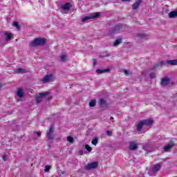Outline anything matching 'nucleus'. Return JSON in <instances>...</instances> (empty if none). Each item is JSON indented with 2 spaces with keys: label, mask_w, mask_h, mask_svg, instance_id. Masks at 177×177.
Instances as JSON below:
<instances>
[{
  "label": "nucleus",
  "mask_w": 177,
  "mask_h": 177,
  "mask_svg": "<svg viewBox=\"0 0 177 177\" xmlns=\"http://www.w3.org/2000/svg\"><path fill=\"white\" fill-rule=\"evenodd\" d=\"M46 42V39L42 37L35 38L33 41H30L29 45L32 48L35 46H44Z\"/></svg>",
  "instance_id": "nucleus-1"
},
{
  "label": "nucleus",
  "mask_w": 177,
  "mask_h": 177,
  "mask_svg": "<svg viewBox=\"0 0 177 177\" xmlns=\"http://www.w3.org/2000/svg\"><path fill=\"white\" fill-rule=\"evenodd\" d=\"M46 138L49 140H53L55 139V127L50 126L48 131L46 133Z\"/></svg>",
  "instance_id": "nucleus-2"
},
{
  "label": "nucleus",
  "mask_w": 177,
  "mask_h": 177,
  "mask_svg": "<svg viewBox=\"0 0 177 177\" xmlns=\"http://www.w3.org/2000/svg\"><path fill=\"white\" fill-rule=\"evenodd\" d=\"M53 81H55V77L53 76V74L46 75L41 80V82H43V84L53 82Z\"/></svg>",
  "instance_id": "nucleus-3"
},
{
  "label": "nucleus",
  "mask_w": 177,
  "mask_h": 177,
  "mask_svg": "<svg viewBox=\"0 0 177 177\" xmlns=\"http://www.w3.org/2000/svg\"><path fill=\"white\" fill-rule=\"evenodd\" d=\"M160 169H161V165H160V164L155 165L148 174L150 176H156V174H157Z\"/></svg>",
  "instance_id": "nucleus-4"
},
{
  "label": "nucleus",
  "mask_w": 177,
  "mask_h": 177,
  "mask_svg": "<svg viewBox=\"0 0 177 177\" xmlns=\"http://www.w3.org/2000/svg\"><path fill=\"white\" fill-rule=\"evenodd\" d=\"M99 16H100V12H95L88 16H86L83 17L82 19V21L83 23H85V21H86L87 20H91V19H96L99 17Z\"/></svg>",
  "instance_id": "nucleus-5"
},
{
  "label": "nucleus",
  "mask_w": 177,
  "mask_h": 177,
  "mask_svg": "<svg viewBox=\"0 0 177 177\" xmlns=\"http://www.w3.org/2000/svg\"><path fill=\"white\" fill-rule=\"evenodd\" d=\"M165 64H168L169 66H177V59L173 60L161 61L159 62V66H165Z\"/></svg>",
  "instance_id": "nucleus-6"
},
{
  "label": "nucleus",
  "mask_w": 177,
  "mask_h": 177,
  "mask_svg": "<svg viewBox=\"0 0 177 177\" xmlns=\"http://www.w3.org/2000/svg\"><path fill=\"white\" fill-rule=\"evenodd\" d=\"M97 165H99V163L97 162H93L85 166L84 169L87 171H89L91 169H95V168H97Z\"/></svg>",
  "instance_id": "nucleus-7"
},
{
  "label": "nucleus",
  "mask_w": 177,
  "mask_h": 177,
  "mask_svg": "<svg viewBox=\"0 0 177 177\" xmlns=\"http://www.w3.org/2000/svg\"><path fill=\"white\" fill-rule=\"evenodd\" d=\"M122 28V24H120L116 25L113 29L109 30V34H116V32H120V30Z\"/></svg>",
  "instance_id": "nucleus-8"
},
{
  "label": "nucleus",
  "mask_w": 177,
  "mask_h": 177,
  "mask_svg": "<svg viewBox=\"0 0 177 177\" xmlns=\"http://www.w3.org/2000/svg\"><path fill=\"white\" fill-rule=\"evenodd\" d=\"M48 92L39 93V96L36 98L37 103H41V102H42V99H44L45 96H48Z\"/></svg>",
  "instance_id": "nucleus-9"
},
{
  "label": "nucleus",
  "mask_w": 177,
  "mask_h": 177,
  "mask_svg": "<svg viewBox=\"0 0 177 177\" xmlns=\"http://www.w3.org/2000/svg\"><path fill=\"white\" fill-rule=\"evenodd\" d=\"M73 8V5H71V3L68 2L65 4L60 6V8L62 9V10H70Z\"/></svg>",
  "instance_id": "nucleus-10"
},
{
  "label": "nucleus",
  "mask_w": 177,
  "mask_h": 177,
  "mask_svg": "<svg viewBox=\"0 0 177 177\" xmlns=\"http://www.w3.org/2000/svg\"><path fill=\"white\" fill-rule=\"evenodd\" d=\"M169 81H171V80L168 77L162 78L160 82L161 86H167V85L169 84Z\"/></svg>",
  "instance_id": "nucleus-11"
},
{
  "label": "nucleus",
  "mask_w": 177,
  "mask_h": 177,
  "mask_svg": "<svg viewBox=\"0 0 177 177\" xmlns=\"http://www.w3.org/2000/svg\"><path fill=\"white\" fill-rule=\"evenodd\" d=\"M145 126V124L143 123V120H141L136 124V128L138 131V132H140L142 131L143 127Z\"/></svg>",
  "instance_id": "nucleus-12"
},
{
  "label": "nucleus",
  "mask_w": 177,
  "mask_h": 177,
  "mask_svg": "<svg viewBox=\"0 0 177 177\" xmlns=\"http://www.w3.org/2000/svg\"><path fill=\"white\" fill-rule=\"evenodd\" d=\"M142 122L144 125H146L147 127H151V125L154 124V120L151 119L143 120Z\"/></svg>",
  "instance_id": "nucleus-13"
},
{
  "label": "nucleus",
  "mask_w": 177,
  "mask_h": 177,
  "mask_svg": "<svg viewBox=\"0 0 177 177\" xmlns=\"http://www.w3.org/2000/svg\"><path fill=\"white\" fill-rule=\"evenodd\" d=\"M140 3H142V0H138L136 1L133 5L132 8L133 10H136L139 6H140Z\"/></svg>",
  "instance_id": "nucleus-14"
},
{
  "label": "nucleus",
  "mask_w": 177,
  "mask_h": 177,
  "mask_svg": "<svg viewBox=\"0 0 177 177\" xmlns=\"http://www.w3.org/2000/svg\"><path fill=\"white\" fill-rule=\"evenodd\" d=\"M172 147H174V142H170L168 145H167L164 147V151H169L171 149H172Z\"/></svg>",
  "instance_id": "nucleus-15"
},
{
  "label": "nucleus",
  "mask_w": 177,
  "mask_h": 177,
  "mask_svg": "<svg viewBox=\"0 0 177 177\" xmlns=\"http://www.w3.org/2000/svg\"><path fill=\"white\" fill-rule=\"evenodd\" d=\"M138 149V144H136L135 142H131L129 145V149L130 150H136Z\"/></svg>",
  "instance_id": "nucleus-16"
},
{
  "label": "nucleus",
  "mask_w": 177,
  "mask_h": 177,
  "mask_svg": "<svg viewBox=\"0 0 177 177\" xmlns=\"http://www.w3.org/2000/svg\"><path fill=\"white\" fill-rule=\"evenodd\" d=\"M169 17H170V19H175V17H177V10L170 12L169 13Z\"/></svg>",
  "instance_id": "nucleus-17"
},
{
  "label": "nucleus",
  "mask_w": 177,
  "mask_h": 177,
  "mask_svg": "<svg viewBox=\"0 0 177 177\" xmlns=\"http://www.w3.org/2000/svg\"><path fill=\"white\" fill-rule=\"evenodd\" d=\"M99 104L101 107H106L107 106V102L103 98L100 100Z\"/></svg>",
  "instance_id": "nucleus-18"
},
{
  "label": "nucleus",
  "mask_w": 177,
  "mask_h": 177,
  "mask_svg": "<svg viewBox=\"0 0 177 177\" xmlns=\"http://www.w3.org/2000/svg\"><path fill=\"white\" fill-rule=\"evenodd\" d=\"M4 35L6 37V41H10V39H12V37H13L12 33H9L8 32H6Z\"/></svg>",
  "instance_id": "nucleus-19"
},
{
  "label": "nucleus",
  "mask_w": 177,
  "mask_h": 177,
  "mask_svg": "<svg viewBox=\"0 0 177 177\" xmlns=\"http://www.w3.org/2000/svg\"><path fill=\"white\" fill-rule=\"evenodd\" d=\"M96 73L97 74H104V73H110V69H97L96 70Z\"/></svg>",
  "instance_id": "nucleus-20"
},
{
  "label": "nucleus",
  "mask_w": 177,
  "mask_h": 177,
  "mask_svg": "<svg viewBox=\"0 0 177 177\" xmlns=\"http://www.w3.org/2000/svg\"><path fill=\"white\" fill-rule=\"evenodd\" d=\"M17 96H19V97H24V93L23 92V89L19 88L17 91Z\"/></svg>",
  "instance_id": "nucleus-21"
},
{
  "label": "nucleus",
  "mask_w": 177,
  "mask_h": 177,
  "mask_svg": "<svg viewBox=\"0 0 177 177\" xmlns=\"http://www.w3.org/2000/svg\"><path fill=\"white\" fill-rule=\"evenodd\" d=\"M122 42V39H118L113 43V46H118Z\"/></svg>",
  "instance_id": "nucleus-22"
},
{
  "label": "nucleus",
  "mask_w": 177,
  "mask_h": 177,
  "mask_svg": "<svg viewBox=\"0 0 177 177\" xmlns=\"http://www.w3.org/2000/svg\"><path fill=\"white\" fill-rule=\"evenodd\" d=\"M12 26H14V27H16V28H17V30H18V31H20L21 27H20V25H19V22L14 21L12 24Z\"/></svg>",
  "instance_id": "nucleus-23"
},
{
  "label": "nucleus",
  "mask_w": 177,
  "mask_h": 177,
  "mask_svg": "<svg viewBox=\"0 0 177 177\" xmlns=\"http://www.w3.org/2000/svg\"><path fill=\"white\" fill-rule=\"evenodd\" d=\"M98 142H99V139H98L97 137H95V138H94L92 140L91 143H92V145H93L94 146H96V145H97Z\"/></svg>",
  "instance_id": "nucleus-24"
},
{
  "label": "nucleus",
  "mask_w": 177,
  "mask_h": 177,
  "mask_svg": "<svg viewBox=\"0 0 177 177\" xmlns=\"http://www.w3.org/2000/svg\"><path fill=\"white\" fill-rule=\"evenodd\" d=\"M89 106H90V107H95V106H96V100H92L89 102Z\"/></svg>",
  "instance_id": "nucleus-25"
},
{
  "label": "nucleus",
  "mask_w": 177,
  "mask_h": 177,
  "mask_svg": "<svg viewBox=\"0 0 177 177\" xmlns=\"http://www.w3.org/2000/svg\"><path fill=\"white\" fill-rule=\"evenodd\" d=\"M17 73H18L19 74H24V73H26V69H24V68H17Z\"/></svg>",
  "instance_id": "nucleus-26"
},
{
  "label": "nucleus",
  "mask_w": 177,
  "mask_h": 177,
  "mask_svg": "<svg viewBox=\"0 0 177 177\" xmlns=\"http://www.w3.org/2000/svg\"><path fill=\"white\" fill-rule=\"evenodd\" d=\"M66 140H68V142H69V143H74V138L73 137L68 136L66 138Z\"/></svg>",
  "instance_id": "nucleus-27"
},
{
  "label": "nucleus",
  "mask_w": 177,
  "mask_h": 177,
  "mask_svg": "<svg viewBox=\"0 0 177 177\" xmlns=\"http://www.w3.org/2000/svg\"><path fill=\"white\" fill-rule=\"evenodd\" d=\"M61 62H66L67 60V57L65 55L60 56Z\"/></svg>",
  "instance_id": "nucleus-28"
},
{
  "label": "nucleus",
  "mask_w": 177,
  "mask_h": 177,
  "mask_svg": "<svg viewBox=\"0 0 177 177\" xmlns=\"http://www.w3.org/2000/svg\"><path fill=\"white\" fill-rule=\"evenodd\" d=\"M85 149L86 150H87V151H92V147H91L88 145H85Z\"/></svg>",
  "instance_id": "nucleus-29"
},
{
  "label": "nucleus",
  "mask_w": 177,
  "mask_h": 177,
  "mask_svg": "<svg viewBox=\"0 0 177 177\" xmlns=\"http://www.w3.org/2000/svg\"><path fill=\"white\" fill-rule=\"evenodd\" d=\"M50 170V166L49 165L45 166L44 172H49Z\"/></svg>",
  "instance_id": "nucleus-30"
},
{
  "label": "nucleus",
  "mask_w": 177,
  "mask_h": 177,
  "mask_svg": "<svg viewBox=\"0 0 177 177\" xmlns=\"http://www.w3.org/2000/svg\"><path fill=\"white\" fill-rule=\"evenodd\" d=\"M149 77L151 78V80H154V78H156V73H151L149 75Z\"/></svg>",
  "instance_id": "nucleus-31"
},
{
  "label": "nucleus",
  "mask_w": 177,
  "mask_h": 177,
  "mask_svg": "<svg viewBox=\"0 0 177 177\" xmlns=\"http://www.w3.org/2000/svg\"><path fill=\"white\" fill-rule=\"evenodd\" d=\"M34 133H35V135H37V136H38L39 138H41V131H35V132H34Z\"/></svg>",
  "instance_id": "nucleus-32"
},
{
  "label": "nucleus",
  "mask_w": 177,
  "mask_h": 177,
  "mask_svg": "<svg viewBox=\"0 0 177 177\" xmlns=\"http://www.w3.org/2000/svg\"><path fill=\"white\" fill-rule=\"evenodd\" d=\"M138 38H145L146 35L143 34H138Z\"/></svg>",
  "instance_id": "nucleus-33"
},
{
  "label": "nucleus",
  "mask_w": 177,
  "mask_h": 177,
  "mask_svg": "<svg viewBox=\"0 0 177 177\" xmlns=\"http://www.w3.org/2000/svg\"><path fill=\"white\" fill-rule=\"evenodd\" d=\"M93 66L97 64V61L96 60V59H93Z\"/></svg>",
  "instance_id": "nucleus-34"
},
{
  "label": "nucleus",
  "mask_w": 177,
  "mask_h": 177,
  "mask_svg": "<svg viewBox=\"0 0 177 177\" xmlns=\"http://www.w3.org/2000/svg\"><path fill=\"white\" fill-rule=\"evenodd\" d=\"M106 135H108V136H111V135H113V131H106Z\"/></svg>",
  "instance_id": "nucleus-35"
},
{
  "label": "nucleus",
  "mask_w": 177,
  "mask_h": 177,
  "mask_svg": "<svg viewBox=\"0 0 177 177\" xmlns=\"http://www.w3.org/2000/svg\"><path fill=\"white\" fill-rule=\"evenodd\" d=\"M3 161H6V160H8V156H6V155H3L1 156Z\"/></svg>",
  "instance_id": "nucleus-36"
},
{
  "label": "nucleus",
  "mask_w": 177,
  "mask_h": 177,
  "mask_svg": "<svg viewBox=\"0 0 177 177\" xmlns=\"http://www.w3.org/2000/svg\"><path fill=\"white\" fill-rule=\"evenodd\" d=\"M124 73L125 74V75H128L129 74V72H128V71L125 70V71H124Z\"/></svg>",
  "instance_id": "nucleus-37"
},
{
  "label": "nucleus",
  "mask_w": 177,
  "mask_h": 177,
  "mask_svg": "<svg viewBox=\"0 0 177 177\" xmlns=\"http://www.w3.org/2000/svg\"><path fill=\"white\" fill-rule=\"evenodd\" d=\"M105 56H106V57H110V54H106Z\"/></svg>",
  "instance_id": "nucleus-38"
},
{
  "label": "nucleus",
  "mask_w": 177,
  "mask_h": 177,
  "mask_svg": "<svg viewBox=\"0 0 177 177\" xmlns=\"http://www.w3.org/2000/svg\"><path fill=\"white\" fill-rule=\"evenodd\" d=\"M122 1H125V2H128V1H129L131 0H122Z\"/></svg>",
  "instance_id": "nucleus-39"
},
{
  "label": "nucleus",
  "mask_w": 177,
  "mask_h": 177,
  "mask_svg": "<svg viewBox=\"0 0 177 177\" xmlns=\"http://www.w3.org/2000/svg\"><path fill=\"white\" fill-rule=\"evenodd\" d=\"M80 153L81 155H82V151H80Z\"/></svg>",
  "instance_id": "nucleus-40"
},
{
  "label": "nucleus",
  "mask_w": 177,
  "mask_h": 177,
  "mask_svg": "<svg viewBox=\"0 0 177 177\" xmlns=\"http://www.w3.org/2000/svg\"><path fill=\"white\" fill-rule=\"evenodd\" d=\"M0 88H2V84H0Z\"/></svg>",
  "instance_id": "nucleus-41"
},
{
  "label": "nucleus",
  "mask_w": 177,
  "mask_h": 177,
  "mask_svg": "<svg viewBox=\"0 0 177 177\" xmlns=\"http://www.w3.org/2000/svg\"><path fill=\"white\" fill-rule=\"evenodd\" d=\"M114 118L113 117L111 118V120H113Z\"/></svg>",
  "instance_id": "nucleus-42"
}]
</instances>
